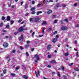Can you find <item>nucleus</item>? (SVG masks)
I'll use <instances>...</instances> for the list:
<instances>
[{
    "instance_id": "obj_1",
    "label": "nucleus",
    "mask_w": 79,
    "mask_h": 79,
    "mask_svg": "<svg viewBox=\"0 0 79 79\" xmlns=\"http://www.w3.org/2000/svg\"><path fill=\"white\" fill-rule=\"evenodd\" d=\"M34 57L35 58L36 57V59H35V63H37V61H38V60H40L39 56H38V55L36 54L35 55V56H34Z\"/></svg>"
},
{
    "instance_id": "obj_2",
    "label": "nucleus",
    "mask_w": 79,
    "mask_h": 79,
    "mask_svg": "<svg viewBox=\"0 0 79 79\" xmlns=\"http://www.w3.org/2000/svg\"><path fill=\"white\" fill-rule=\"evenodd\" d=\"M8 43L5 42L3 44V45L4 48H6L8 47Z\"/></svg>"
},
{
    "instance_id": "obj_3",
    "label": "nucleus",
    "mask_w": 79,
    "mask_h": 79,
    "mask_svg": "<svg viewBox=\"0 0 79 79\" xmlns=\"http://www.w3.org/2000/svg\"><path fill=\"white\" fill-rule=\"evenodd\" d=\"M24 30V29L23 28V27H21L19 29L18 31L19 32H23Z\"/></svg>"
},
{
    "instance_id": "obj_4",
    "label": "nucleus",
    "mask_w": 79,
    "mask_h": 79,
    "mask_svg": "<svg viewBox=\"0 0 79 79\" xmlns=\"http://www.w3.org/2000/svg\"><path fill=\"white\" fill-rule=\"evenodd\" d=\"M61 29L62 31H66L68 29V27H62L61 28Z\"/></svg>"
},
{
    "instance_id": "obj_5",
    "label": "nucleus",
    "mask_w": 79,
    "mask_h": 79,
    "mask_svg": "<svg viewBox=\"0 0 79 79\" xmlns=\"http://www.w3.org/2000/svg\"><path fill=\"white\" fill-rule=\"evenodd\" d=\"M40 19L41 18H35V22H38L39 20H40Z\"/></svg>"
},
{
    "instance_id": "obj_6",
    "label": "nucleus",
    "mask_w": 79,
    "mask_h": 79,
    "mask_svg": "<svg viewBox=\"0 0 79 79\" xmlns=\"http://www.w3.org/2000/svg\"><path fill=\"white\" fill-rule=\"evenodd\" d=\"M50 63L52 64H53V63H56V61L55 60H53L52 61L50 62Z\"/></svg>"
},
{
    "instance_id": "obj_7",
    "label": "nucleus",
    "mask_w": 79,
    "mask_h": 79,
    "mask_svg": "<svg viewBox=\"0 0 79 79\" xmlns=\"http://www.w3.org/2000/svg\"><path fill=\"white\" fill-rule=\"evenodd\" d=\"M42 25H47V21H44L43 23H42Z\"/></svg>"
},
{
    "instance_id": "obj_8",
    "label": "nucleus",
    "mask_w": 79,
    "mask_h": 79,
    "mask_svg": "<svg viewBox=\"0 0 79 79\" xmlns=\"http://www.w3.org/2000/svg\"><path fill=\"white\" fill-rule=\"evenodd\" d=\"M56 40H57V38H55L53 39L52 42H53V43H55Z\"/></svg>"
},
{
    "instance_id": "obj_9",
    "label": "nucleus",
    "mask_w": 79,
    "mask_h": 79,
    "mask_svg": "<svg viewBox=\"0 0 79 79\" xmlns=\"http://www.w3.org/2000/svg\"><path fill=\"white\" fill-rule=\"evenodd\" d=\"M52 12V10H49L47 12L48 15H50V14Z\"/></svg>"
},
{
    "instance_id": "obj_10",
    "label": "nucleus",
    "mask_w": 79,
    "mask_h": 79,
    "mask_svg": "<svg viewBox=\"0 0 79 79\" xmlns=\"http://www.w3.org/2000/svg\"><path fill=\"white\" fill-rule=\"evenodd\" d=\"M11 20V17L9 16H7V21H10Z\"/></svg>"
},
{
    "instance_id": "obj_11",
    "label": "nucleus",
    "mask_w": 79,
    "mask_h": 79,
    "mask_svg": "<svg viewBox=\"0 0 79 79\" xmlns=\"http://www.w3.org/2000/svg\"><path fill=\"white\" fill-rule=\"evenodd\" d=\"M42 13V11H37L36 12V15H39V14Z\"/></svg>"
},
{
    "instance_id": "obj_12",
    "label": "nucleus",
    "mask_w": 79,
    "mask_h": 79,
    "mask_svg": "<svg viewBox=\"0 0 79 79\" xmlns=\"http://www.w3.org/2000/svg\"><path fill=\"white\" fill-rule=\"evenodd\" d=\"M51 47V45L49 44L47 47L48 50H50Z\"/></svg>"
},
{
    "instance_id": "obj_13",
    "label": "nucleus",
    "mask_w": 79,
    "mask_h": 79,
    "mask_svg": "<svg viewBox=\"0 0 79 79\" xmlns=\"http://www.w3.org/2000/svg\"><path fill=\"white\" fill-rule=\"evenodd\" d=\"M23 78L25 79H28V77L27 75H23Z\"/></svg>"
},
{
    "instance_id": "obj_14",
    "label": "nucleus",
    "mask_w": 79,
    "mask_h": 79,
    "mask_svg": "<svg viewBox=\"0 0 79 79\" xmlns=\"http://www.w3.org/2000/svg\"><path fill=\"white\" fill-rule=\"evenodd\" d=\"M23 35H21L20 38L19 39V40H23Z\"/></svg>"
},
{
    "instance_id": "obj_15",
    "label": "nucleus",
    "mask_w": 79,
    "mask_h": 79,
    "mask_svg": "<svg viewBox=\"0 0 79 79\" xmlns=\"http://www.w3.org/2000/svg\"><path fill=\"white\" fill-rule=\"evenodd\" d=\"M35 10V7H32L31 9V11H34V10Z\"/></svg>"
},
{
    "instance_id": "obj_16",
    "label": "nucleus",
    "mask_w": 79,
    "mask_h": 79,
    "mask_svg": "<svg viewBox=\"0 0 79 79\" xmlns=\"http://www.w3.org/2000/svg\"><path fill=\"white\" fill-rule=\"evenodd\" d=\"M74 69L76 71H77L78 72V71H79V69H78V68H74Z\"/></svg>"
},
{
    "instance_id": "obj_17",
    "label": "nucleus",
    "mask_w": 79,
    "mask_h": 79,
    "mask_svg": "<svg viewBox=\"0 0 79 79\" xmlns=\"http://www.w3.org/2000/svg\"><path fill=\"white\" fill-rule=\"evenodd\" d=\"M19 66H17L16 67L15 69V71H17L18 69H19Z\"/></svg>"
},
{
    "instance_id": "obj_18",
    "label": "nucleus",
    "mask_w": 79,
    "mask_h": 79,
    "mask_svg": "<svg viewBox=\"0 0 79 79\" xmlns=\"http://www.w3.org/2000/svg\"><path fill=\"white\" fill-rule=\"evenodd\" d=\"M56 6L57 7V8H58L59 6H60V3H58L56 4Z\"/></svg>"
},
{
    "instance_id": "obj_19",
    "label": "nucleus",
    "mask_w": 79,
    "mask_h": 79,
    "mask_svg": "<svg viewBox=\"0 0 79 79\" xmlns=\"http://www.w3.org/2000/svg\"><path fill=\"white\" fill-rule=\"evenodd\" d=\"M11 76L13 77H15V73H11Z\"/></svg>"
},
{
    "instance_id": "obj_20",
    "label": "nucleus",
    "mask_w": 79,
    "mask_h": 79,
    "mask_svg": "<svg viewBox=\"0 0 79 79\" xmlns=\"http://www.w3.org/2000/svg\"><path fill=\"white\" fill-rule=\"evenodd\" d=\"M35 73L36 74V76L37 77H38V76H39V75L38 74H37V72H36V71H35Z\"/></svg>"
},
{
    "instance_id": "obj_21",
    "label": "nucleus",
    "mask_w": 79,
    "mask_h": 79,
    "mask_svg": "<svg viewBox=\"0 0 79 79\" xmlns=\"http://www.w3.org/2000/svg\"><path fill=\"white\" fill-rule=\"evenodd\" d=\"M35 12L34 11H33L31 12V14H32V15H34V14H35Z\"/></svg>"
},
{
    "instance_id": "obj_22",
    "label": "nucleus",
    "mask_w": 79,
    "mask_h": 79,
    "mask_svg": "<svg viewBox=\"0 0 79 79\" xmlns=\"http://www.w3.org/2000/svg\"><path fill=\"white\" fill-rule=\"evenodd\" d=\"M3 73L4 74H6V69H5L3 71Z\"/></svg>"
},
{
    "instance_id": "obj_23",
    "label": "nucleus",
    "mask_w": 79,
    "mask_h": 79,
    "mask_svg": "<svg viewBox=\"0 0 79 79\" xmlns=\"http://www.w3.org/2000/svg\"><path fill=\"white\" fill-rule=\"evenodd\" d=\"M13 23H14V21L12 20L10 21V24L11 25H12V24H13Z\"/></svg>"
},
{
    "instance_id": "obj_24",
    "label": "nucleus",
    "mask_w": 79,
    "mask_h": 79,
    "mask_svg": "<svg viewBox=\"0 0 79 79\" xmlns=\"http://www.w3.org/2000/svg\"><path fill=\"white\" fill-rule=\"evenodd\" d=\"M10 57H11V56H10V55H9L7 56V57L6 58V59L7 60V59H9V58H10Z\"/></svg>"
},
{
    "instance_id": "obj_25",
    "label": "nucleus",
    "mask_w": 79,
    "mask_h": 79,
    "mask_svg": "<svg viewBox=\"0 0 79 79\" xmlns=\"http://www.w3.org/2000/svg\"><path fill=\"white\" fill-rule=\"evenodd\" d=\"M5 17L2 16V21H3V20H5Z\"/></svg>"
},
{
    "instance_id": "obj_26",
    "label": "nucleus",
    "mask_w": 79,
    "mask_h": 79,
    "mask_svg": "<svg viewBox=\"0 0 79 79\" xmlns=\"http://www.w3.org/2000/svg\"><path fill=\"white\" fill-rule=\"evenodd\" d=\"M61 69L62 70V71H64V68L63 66H61Z\"/></svg>"
},
{
    "instance_id": "obj_27",
    "label": "nucleus",
    "mask_w": 79,
    "mask_h": 79,
    "mask_svg": "<svg viewBox=\"0 0 79 79\" xmlns=\"http://www.w3.org/2000/svg\"><path fill=\"white\" fill-rule=\"evenodd\" d=\"M64 21L65 22H68V19H64Z\"/></svg>"
},
{
    "instance_id": "obj_28",
    "label": "nucleus",
    "mask_w": 79,
    "mask_h": 79,
    "mask_svg": "<svg viewBox=\"0 0 79 79\" xmlns=\"http://www.w3.org/2000/svg\"><path fill=\"white\" fill-rule=\"evenodd\" d=\"M48 58H52V55H48Z\"/></svg>"
},
{
    "instance_id": "obj_29",
    "label": "nucleus",
    "mask_w": 79,
    "mask_h": 79,
    "mask_svg": "<svg viewBox=\"0 0 79 79\" xmlns=\"http://www.w3.org/2000/svg\"><path fill=\"white\" fill-rule=\"evenodd\" d=\"M57 21H58L56 19V20H54V23H55V24L57 22Z\"/></svg>"
},
{
    "instance_id": "obj_30",
    "label": "nucleus",
    "mask_w": 79,
    "mask_h": 79,
    "mask_svg": "<svg viewBox=\"0 0 79 79\" xmlns=\"http://www.w3.org/2000/svg\"><path fill=\"white\" fill-rule=\"evenodd\" d=\"M26 55L27 56H29V53H28V52H26Z\"/></svg>"
},
{
    "instance_id": "obj_31",
    "label": "nucleus",
    "mask_w": 79,
    "mask_h": 79,
    "mask_svg": "<svg viewBox=\"0 0 79 79\" xmlns=\"http://www.w3.org/2000/svg\"><path fill=\"white\" fill-rule=\"evenodd\" d=\"M33 19V18H30L29 19L30 21H33L32 20Z\"/></svg>"
},
{
    "instance_id": "obj_32",
    "label": "nucleus",
    "mask_w": 79,
    "mask_h": 79,
    "mask_svg": "<svg viewBox=\"0 0 79 79\" xmlns=\"http://www.w3.org/2000/svg\"><path fill=\"white\" fill-rule=\"evenodd\" d=\"M27 5H27V4H26L25 5V9H27V8L28 7V6H27Z\"/></svg>"
},
{
    "instance_id": "obj_33",
    "label": "nucleus",
    "mask_w": 79,
    "mask_h": 79,
    "mask_svg": "<svg viewBox=\"0 0 79 79\" xmlns=\"http://www.w3.org/2000/svg\"><path fill=\"white\" fill-rule=\"evenodd\" d=\"M32 5H34L35 4V1H32Z\"/></svg>"
},
{
    "instance_id": "obj_34",
    "label": "nucleus",
    "mask_w": 79,
    "mask_h": 79,
    "mask_svg": "<svg viewBox=\"0 0 79 79\" xmlns=\"http://www.w3.org/2000/svg\"><path fill=\"white\" fill-rule=\"evenodd\" d=\"M29 47V45L28 44H27L25 45V47H26V48H28Z\"/></svg>"
},
{
    "instance_id": "obj_35",
    "label": "nucleus",
    "mask_w": 79,
    "mask_h": 79,
    "mask_svg": "<svg viewBox=\"0 0 79 79\" xmlns=\"http://www.w3.org/2000/svg\"><path fill=\"white\" fill-rule=\"evenodd\" d=\"M62 6L63 7H66V5L65 4H63L62 5Z\"/></svg>"
},
{
    "instance_id": "obj_36",
    "label": "nucleus",
    "mask_w": 79,
    "mask_h": 79,
    "mask_svg": "<svg viewBox=\"0 0 79 79\" xmlns=\"http://www.w3.org/2000/svg\"><path fill=\"white\" fill-rule=\"evenodd\" d=\"M18 34V32L15 31L14 32L15 35H16L17 34Z\"/></svg>"
},
{
    "instance_id": "obj_37",
    "label": "nucleus",
    "mask_w": 79,
    "mask_h": 79,
    "mask_svg": "<svg viewBox=\"0 0 79 79\" xmlns=\"http://www.w3.org/2000/svg\"><path fill=\"white\" fill-rule=\"evenodd\" d=\"M69 55V53H68V52L66 53L65 54V56H68Z\"/></svg>"
},
{
    "instance_id": "obj_38",
    "label": "nucleus",
    "mask_w": 79,
    "mask_h": 79,
    "mask_svg": "<svg viewBox=\"0 0 79 79\" xmlns=\"http://www.w3.org/2000/svg\"><path fill=\"white\" fill-rule=\"evenodd\" d=\"M27 44H30V41L29 40H27Z\"/></svg>"
},
{
    "instance_id": "obj_39",
    "label": "nucleus",
    "mask_w": 79,
    "mask_h": 79,
    "mask_svg": "<svg viewBox=\"0 0 79 79\" xmlns=\"http://www.w3.org/2000/svg\"><path fill=\"white\" fill-rule=\"evenodd\" d=\"M6 28H9V27H10V26H9V25H6Z\"/></svg>"
},
{
    "instance_id": "obj_40",
    "label": "nucleus",
    "mask_w": 79,
    "mask_h": 79,
    "mask_svg": "<svg viewBox=\"0 0 79 79\" xmlns=\"http://www.w3.org/2000/svg\"><path fill=\"white\" fill-rule=\"evenodd\" d=\"M41 5V4H38L37 5V7H40V6Z\"/></svg>"
},
{
    "instance_id": "obj_41",
    "label": "nucleus",
    "mask_w": 79,
    "mask_h": 79,
    "mask_svg": "<svg viewBox=\"0 0 79 79\" xmlns=\"http://www.w3.org/2000/svg\"><path fill=\"white\" fill-rule=\"evenodd\" d=\"M51 67H52V66H51V65H48L47 66V68H51Z\"/></svg>"
},
{
    "instance_id": "obj_42",
    "label": "nucleus",
    "mask_w": 79,
    "mask_h": 79,
    "mask_svg": "<svg viewBox=\"0 0 79 79\" xmlns=\"http://www.w3.org/2000/svg\"><path fill=\"white\" fill-rule=\"evenodd\" d=\"M51 30H52V28H51L50 27L49 29H48V31H51Z\"/></svg>"
},
{
    "instance_id": "obj_43",
    "label": "nucleus",
    "mask_w": 79,
    "mask_h": 79,
    "mask_svg": "<svg viewBox=\"0 0 79 79\" xmlns=\"http://www.w3.org/2000/svg\"><path fill=\"white\" fill-rule=\"evenodd\" d=\"M2 31L3 32H6V31L4 29L2 30Z\"/></svg>"
},
{
    "instance_id": "obj_44",
    "label": "nucleus",
    "mask_w": 79,
    "mask_h": 79,
    "mask_svg": "<svg viewBox=\"0 0 79 79\" xmlns=\"http://www.w3.org/2000/svg\"><path fill=\"white\" fill-rule=\"evenodd\" d=\"M44 30H45V28H44L42 30V33H44Z\"/></svg>"
},
{
    "instance_id": "obj_45",
    "label": "nucleus",
    "mask_w": 79,
    "mask_h": 79,
    "mask_svg": "<svg viewBox=\"0 0 79 79\" xmlns=\"http://www.w3.org/2000/svg\"><path fill=\"white\" fill-rule=\"evenodd\" d=\"M1 27H2V26H3V23L2 22L1 23Z\"/></svg>"
},
{
    "instance_id": "obj_46",
    "label": "nucleus",
    "mask_w": 79,
    "mask_h": 79,
    "mask_svg": "<svg viewBox=\"0 0 79 79\" xmlns=\"http://www.w3.org/2000/svg\"><path fill=\"white\" fill-rule=\"evenodd\" d=\"M34 50V48H32L31 49V52H33Z\"/></svg>"
},
{
    "instance_id": "obj_47",
    "label": "nucleus",
    "mask_w": 79,
    "mask_h": 79,
    "mask_svg": "<svg viewBox=\"0 0 79 79\" xmlns=\"http://www.w3.org/2000/svg\"><path fill=\"white\" fill-rule=\"evenodd\" d=\"M20 49H21V50H23V49H24V48H23V47L20 46Z\"/></svg>"
},
{
    "instance_id": "obj_48",
    "label": "nucleus",
    "mask_w": 79,
    "mask_h": 79,
    "mask_svg": "<svg viewBox=\"0 0 79 79\" xmlns=\"http://www.w3.org/2000/svg\"><path fill=\"white\" fill-rule=\"evenodd\" d=\"M22 21V19H20L18 20V22L19 23H20V22H21Z\"/></svg>"
},
{
    "instance_id": "obj_49",
    "label": "nucleus",
    "mask_w": 79,
    "mask_h": 79,
    "mask_svg": "<svg viewBox=\"0 0 79 79\" xmlns=\"http://www.w3.org/2000/svg\"><path fill=\"white\" fill-rule=\"evenodd\" d=\"M15 51H16L15 50H13L12 51V53H15Z\"/></svg>"
},
{
    "instance_id": "obj_50",
    "label": "nucleus",
    "mask_w": 79,
    "mask_h": 79,
    "mask_svg": "<svg viewBox=\"0 0 79 79\" xmlns=\"http://www.w3.org/2000/svg\"><path fill=\"white\" fill-rule=\"evenodd\" d=\"M57 74H58V76H59V77H60V73L58 72Z\"/></svg>"
},
{
    "instance_id": "obj_51",
    "label": "nucleus",
    "mask_w": 79,
    "mask_h": 79,
    "mask_svg": "<svg viewBox=\"0 0 79 79\" xmlns=\"http://www.w3.org/2000/svg\"><path fill=\"white\" fill-rule=\"evenodd\" d=\"M73 63H71L70 64H69V66H71V65H73Z\"/></svg>"
},
{
    "instance_id": "obj_52",
    "label": "nucleus",
    "mask_w": 79,
    "mask_h": 79,
    "mask_svg": "<svg viewBox=\"0 0 79 79\" xmlns=\"http://www.w3.org/2000/svg\"><path fill=\"white\" fill-rule=\"evenodd\" d=\"M10 60H11V59H9L7 60V63H10Z\"/></svg>"
},
{
    "instance_id": "obj_53",
    "label": "nucleus",
    "mask_w": 79,
    "mask_h": 79,
    "mask_svg": "<svg viewBox=\"0 0 79 79\" xmlns=\"http://www.w3.org/2000/svg\"><path fill=\"white\" fill-rule=\"evenodd\" d=\"M11 3L9 4V5L8 6L9 7V8L11 7Z\"/></svg>"
},
{
    "instance_id": "obj_54",
    "label": "nucleus",
    "mask_w": 79,
    "mask_h": 79,
    "mask_svg": "<svg viewBox=\"0 0 79 79\" xmlns=\"http://www.w3.org/2000/svg\"><path fill=\"white\" fill-rule=\"evenodd\" d=\"M60 45H61V44H58L57 45V46L58 47H60Z\"/></svg>"
},
{
    "instance_id": "obj_55",
    "label": "nucleus",
    "mask_w": 79,
    "mask_h": 79,
    "mask_svg": "<svg viewBox=\"0 0 79 79\" xmlns=\"http://www.w3.org/2000/svg\"><path fill=\"white\" fill-rule=\"evenodd\" d=\"M28 15H29V14L28 13H26L25 15V16H27Z\"/></svg>"
},
{
    "instance_id": "obj_56",
    "label": "nucleus",
    "mask_w": 79,
    "mask_h": 79,
    "mask_svg": "<svg viewBox=\"0 0 79 79\" xmlns=\"http://www.w3.org/2000/svg\"><path fill=\"white\" fill-rule=\"evenodd\" d=\"M77 3H75L74 4V6H77Z\"/></svg>"
},
{
    "instance_id": "obj_57",
    "label": "nucleus",
    "mask_w": 79,
    "mask_h": 79,
    "mask_svg": "<svg viewBox=\"0 0 79 79\" xmlns=\"http://www.w3.org/2000/svg\"><path fill=\"white\" fill-rule=\"evenodd\" d=\"M5 38L6 39H8V38H9V37L8 36H5Z\"/></svg>"
},
{
    "instance_id": "obj_58",
    "label": "nucleus",
    "mask_w": 79,
    "mask_h": 79,
    "mask_svg": "<svg viewBox=\"0 0 79 79\" xmlns=\"http://www.w3.org/2000/svg\"><path fill=\"white\" fill-rule=\"evenodd\" d=\"M11 8H15V6H11Z\"/></svg>"
},
{
    "instance_id": "obj_59",
    "label": "nucleus",
    "mask_w": 79,
    "mask_h": 79,
    "mask_svg": "<svg viewBox=\"0 0 79 79\" xmlns=\"http://www.w3.org/2000/svg\"><path fill=\"white\" fill-rule=\"evenodd\" d=\"M63 76L64 78H66V77H67L66 75H63Z\"/></svg>"
},
{
    "instance_id": "obj_60",
    "label": "nucleus",
    "mask_w": 79,
    "mask_h": 79,
    "mask_svg": "<svg viewBox=\"0 0 79 79\" xmlns=\"http://www.w3.org/2000/svg\"><path fill=\"white\" fill-rule=\"evenodd\" d=\"M42 36H43V35H39V37H42Z\"/></svg>"
},
{
    "instance_id": "obj_61",
    "label": "nucleus",
    "mask_w": 79,
    "mask_h": 79,
    "mask_svg": "<svg viewBox=\"0 0 79 79\" xmlns=\"http://www.w3.org/2000/svg\"><path fill=\"white\" fill-rule=\"evenodd\" d=\"M35 34V32H33V33H32V35L33 36Z\"/></svg>"
},
{
    "instance_id": "obj_62",
    "label": "nucleus",
    "mask_w": 79,
    "mask_h": 79,
    "mask_svg": "<svg viewBox=\"0 0 79 79\" xmlns=\"http://www.w3.org/2000/svg\"><path fill=\"white\" fill-rule=\"evenodd\" d=\"M49 2H53V0H50Z\"/></svg>"
},
{
    "instance_id": "obj_63",
    "label": "nucleus",
    "mask_w": 79,
    "mask_h": 79,
    "mask_svg": "<svg viewBox=\"0 0 79 79\" xmlns=\"http://www.w3.org/2000/svg\"><path fill=\"white\" fill-rule=\"evenodd\" d=\"M76 27H79V25L78 24H77L76 26Z\"/></svg>"
},
{
    "instance_id": "obj_64",
    "label": "nucleus",
    "mask_w": 79,
    "mask_h": 79,
    "mask_svg": "<svg viewBox=\"0 0 79 79\" xmlns=\"http://www.w3.org/2000/svg\"><path fill=\"white\" fill-rule=\"evenodd\" d=\"M0 75H1L0 76H1V77H3V74H2V73H1Z\"/></svg>"
}]
</instances>
